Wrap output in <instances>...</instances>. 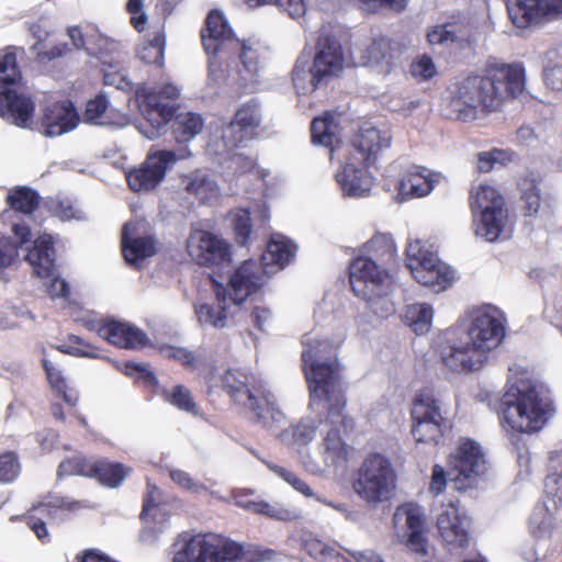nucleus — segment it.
I'll return each instance as SVG.
<instances>
[{"mask_svg": "<svg viewBox=\"0 0 562 562\" xmlns=\"http://www.w3.org/2000/svg\"><path fill=\"white\" fill-rule=\"evenodd\" d=\"M187 248L200 266L210 267L231 259V246L223 238L207 231L198 229L190 234Z\"/></svg>", "mask_w": 562, "mask_h": 562, "instance_id": "aec40b11", "label": "nucleus"}, {"mask_svg": "<svg viewBox=\"0 0 562 562\" xmlns=\"http://www.w3.org/2000/svg\"><path fill=\"white\" fill-rule=\"evenodd\" d=\"M136 228L132 222L124 224L121 234L122 255L127 263L139 268L142 262L157 252L156 241L151 236L132 237Z\"/></svg>", "mask_w": 562, "mask_h": 562, "instance_id": "cd10ccee", "label": "nucleus"}, {"mask_svg": "<svg viewBox=\"0 0 562 562\" xmlns=\"http://www.w3.org/2000/svg\"><path fill=\"white\" fill-rule=\"evenodd\" d=\"M435 186L434 173L422 166L409 167L397 183V193L402 201L428 195Z\"/></svg>", "mask_w": 562, "mask_h": 562, "instance_id": "c756f323", "label": "nucleus"}, {"mask_svg": "<svg viewBox=\"0 0 562 562\" xmlns=\"http://www.w3.org/2000/svg\"><path fill=\"white\" fill-rule=\"evenodd\" d=\"M436 66L428 55H423L411 65V74L420 80H428L436 75Z\"/></svg>", "mask_w": 562, "mask_h": 562, "instance_id": "69168bd1", "label": "nucleus"}, {"mask_svg": "<svg viewBox=\"0 0 562 562\" xmlns=\"http://www.w3.org/2000/svg\"><path fill=\"white\" fill-rule=\"evenodd\" d=\"M525 85L521 63L487 64L483 75H470L457 83L449 103L451 116L471 122L477 117L479 108L486 114L496 112L504 103L521 95Z\"/></svg>", "mask_w": 562, "mask_h": 562, "instance_id": "f257e3e1", "label": "nucleus"}, {"mask_svg": "<svg viewBox=\"0 0 562 562\" xmlns=\"http://www.w3.org/2000/svg\"><path fill=\"white\" fill-rule=\"evenodd\" d=\"M349 283L358 297L371 301L387 293L393 278L387 268L362 255L353 258L349 265Z\"/></svg>", "mask_w": 562, "mask_h": 562, "instance_id": "f8f14e48", "label": "nucleus"}, {"mask_svg": "<svg viewBox=\"0 0 562 562\" xmlns=\"http://www.w3.org/2000/svg\"><path fill=\"white\" fill-rule=\"evenodd\" d=\"M311 78L307 80V72L305 65L296 63L292 69V82L299 94H307L314 92L318 88H314L313 85V72L310 70Z\"/></svg>", "mask_w": 562, "mask_h": 562, "instance_id": "680f3d73", "label": "nucleus"}, {"mask_svg": "<svg viewBox=\"0 0 562 562\" xmlns=\"http://www.w3.org/2000/svg\"><path fill=\"white\" fill-rule=\"evenodd\" d=\"M179 89L166 83L159 89L139 88L136 99L139 109L149 124L143 133L150 139L160 135L161 130L172 121L171 130L177 143H187L203 128L204 120L198 113L182 112L176 115L175 102L179 98Z\"/></svg>", "mask_w": 562, "mask_h": 562, "instance_id": "20e7f679", "label": "nucleus"}, {"mask_svg": "<svg viewBox=\"0 0 562 562\" xmlns=\"http://www.w3.org/2000/svg\"><path fill=\"white\" fill-rule=\"evenodd\" d=\"M411 417L412 435L417 442L438 443L443 437L446 418L438 400L430 389H422L413 398Z\"/></svg>", "mask_w": 562, "mask_h": 562, "instance_id": "9b49d317", "label": "nucleus"}, {"mask_svg": "<svg viewBox=\"0 0 562 562\" xmlns=\"http://www.w3.org/2000/svg\"><path fill=\"white\" fill-rule=\"evenodd\" d=\"M57 350L61 353L80 358L98 359L102 357V349L100 347L74 334L68 335L66 342L57 346Z\"/></svg>", "mask_w": 562, "mask_h": 562, "instance_id": "8fccbe9b", "label": "nucleus"}, {"mask_svg": "<svg viewBox=\"0 0 562 562\" xmlns=\"http://www.w3.org/2000/svg\"><path fill=\"white\" fill-rule=\"evenodd\" d=\"M79 121L74 103L65 100L54 102L44 109L41 126L45 136L55 137L72 131Z\"/></svg>", "mask_w": 562, "mask_h": 562, "instance_id": "b1692460", "label": "nucleus"}, {"mask_svg": "<svg viewBox=\"0 0 562 562\" xmlns=\"http://www.w3.org/2000/svg\"><path fill=\"white\" fill-rule=\"evenodd\" d=\"M21 465L18 454L5 451L0 454V483H11L20 474Z\"/></svg>", "mask_w": 562, "mask_h": 562, "instance_id": "13d9d810", "label": "nucleus"}, {"mask_svg": "<svg viewBox=\"0 0 562 562\" xmlns=\"http://www.w3.org/2000/svg\"><path fill=\"white\" fill-rule=\"evenodd\" d=\"M164 400L176 408L198 415L199 407L190 389L183 384H177L171 390L162 391Z\"/></svg>", "mask_w": 562, "mask_h": 562, "instance_id": "49530a36", "label": "nucleus"}, {"mask_svg": "<svg viewBox=\"0 0 562 562\" xmlns=\"http://www.w3.org/2000/svg\"><path fill=\"white\" fill-rule=\"evenodd\" d=\"M389 146L390 139L382 137L376 127H360L351 138L347 158L356 160V164L372 165L379 153Z\"/></svg>", "mask_w": 562, "mask_h": 562, "instance_id": "393cba45", "label": "nucleus"}, {"mask_svg": "<svg viewBox=\"0 0 562 562\" xmlns=\"http://www.w3.org/2000/svg\"><path fill=\"white\" fill-rule=\"evenodd\" d=\"M364 11L369 13H378L387 10L394 13L403 12L408 0H358Z\"/></svg>", "mask_w": 562, "mask_h": 562, "instance_id": "052dcab7", "label": "nucleus"}, {"mask_svg": "<svg viewBox=\"0 0 562 562\" xmlns=\"http://www.w3.org/2000/svg\"><path fill=\"white\" fill-rule=\"evenodd\" d=\"M166 38L164 32H157L154 38L138 50V58L147 65L164 66Z\"/></svg>", "mask_w": 562, "mask_h": 562, "instance_id": "603ef678", "label": "nucleus"}, {"mask_svg": "<svg viewBox=\"0 0 562 562\" xmlns=\"http://www.w3.org/2000/svg\"><path fill=\"white\" fill-rule=\"evenodd\" d=\"M213 291L217 306L203 303L195 306V315L201 325H209L214 328H223L227 322V288L216 280L212 281Z\"/></svg>", "mask_w": 562, "mask_h": 562, "instance_id": "473e14b6", "label": "nucleus"}, {"mask_svg": "<svg viewBox=\"0 0 562 562\" xmlns=\"http://www.w3.org/2000/svg\"><path fill=\"white\" fill-rule=\"evenodd\" d=\"M303 345L306 348L302 352V369L310 393L327 403L326 420L334 426L325 437L324 446L335 462L346 461L348 447L339 431L351 430L353 420L344 414L347 401L340 383L339 364L336 359L327 362L319 361L321 351L331 347L327 340L304 339Z\"/></svg>", "mask_w": 562, "mask_h": 562, "instance_id": "f03ea898", "label": "nucleus"}, {"mask_svg": "<svg viewBox=\"0 0 562 562\" xmlns=\"http://www.w3.org/2000/svg\"><path fill=\"white\" fill-rule=\"evenodd\" d=\"M200 37L205 53L212 57L226 55L232 45H238V38L218 9H212L207 13Z\"/></svg>", "mask_w": 562, "mask_h": 562, "instance_id": "a211bd4d", "label": "nucleus"}, {"mask_svg": "<svg viewBox=\"0 0 562 562\" xmlns=\"http://www.w3.org/2000/svg\"><path fill=\"white\" fill-rule=\"evenodd\" d=\"M469 207L475 225V235L490 243L496 241L508 222L504 196L495 188L480 184L470 191Z\"/></svg>", "mask_w": 562, "mask_h": 562, "instance_id": "423d86ee", "label": "nucleus"}, {"mask_svg": "<svg viewBox=\"0 0 562 562\" xmlns=\"http://www.w3.org/2000/svg\"><path fill=\"white\" fill-rule=\"evenodd\" d=\"M267 467L278 476L283 479L286 483H289L295 491L300 492L304 496L310 497L313 495V491L308 486V484L302 479H300L295 473L286 470L283 467L270 462H267Z\"/></svg>", "mask_w": 562, "mask_h": 562, "instance_id": "bf43d9fd", "label": "nucleus"}, {"mask_svg": "<svg viewBox=\"0 0 562 562\" xmlns=\"http://www.w3.org/2000/svg\"><path fill=\"white\" fill-rule=\"evenodd\" d=\"M42 367L45 371V374L47 376L48 383L50 387L59 393L65 394L67 390V383L66 380L61 373L60 370H58L49 360L43 359L42 360Z\"/></svg>", "mask_w": 562, "mask_h": 562, "instance_id": "e2e57ef3", "label": "nucleus"}, {"mask_svg": "<svg viewBox=\"0 0 562 562\" xmlns=\"http://www.w3.org/2000/svg\"><path fill=\"white\" fill-rule=\"evenodd\" d=\"M396 472L381 453H370L362 462L353 481V490L367 503L389 501L396 487Z\"/></svg>", "mask_w": 562, "mask_h": 562, "instance_id": "0eeeda50", "label": "nucleus"}, {"mask_svg": "<svg viewBox=\"0 0 562 562\" xmlns=\"http://www.w3.org/2000/svg\"><path fill=\"white\" fill-rule=\"evenodd\" d=\"M227 57L238 56L245 69L249 74H256L259 69V43L238 40V45H232L231 50L227 52Z\"/></svg>", "mask_w": 562, "mask_h": 562, "instance_id": "de8ad7c7", "label": "nucleus"}, {"mask_svg": "<svg viewBox=\"0 0 562 562\" xmlns=\"http://www.w3.org/2000/svg\"><path fill=\"white\" fill-rule=\"evenodd\" d=\"M442 364L452 372L468 373L480 370L486 356L482 355L460 331L453 329L447 342L440 348Z\"/></svg>", "mask_w": 562, "mask_h": 562, "instance_id": "2eb2a0df", "label": "nucleus"}, {"mask_svg": "<svg viewBox=\"0 0 562 562\" xmlns=\"http://www.w3.org/2000/svg\"><path fill=\"white\" fill-rule=\"evenodd\" d=\"M228 217L234 232L235 241L239 246L249 244L252 233V221L248 209H234L229 212Z\"/></svg>", "mask_w": 562, "mask_h": 562, "instance_id": "09e8293b", "label": "nucleus"}, {"mask_svg": "<svg viewBox=\"0 0 562 562\" xmlns=\"http://www.w3.org/2000/svg\"><path fill=\"white\" fill-rule=\"evenodd\" d=\"M178 160L172 150H150L144 162L126 175L128 188L134 192L154 190L166 177L168 168Z\"/></svg>", "mask_w": 562, "mask_h": 562, "instance_id": "dca6fc26", "label": "nucleus"}, {"mask_svg": "<svg viewBox=\"0 0 562 562\" xmlns=\"http://www.w3.org/2000/svg\"><path fill=\"white\" fill-rule=\"evenodd\" d=\"M295 252L296 245L291 239L280 234H273L267 244L262 261L266 266L273 265L282 269L290 263Z\"/></svg>", "mask_w": 562, "mask_h": 562, "instance_id": "4c0bfd02", "label": "nucleus"}, {"mask_svg": "<svg viewBox=\"0 0 562 562\" xmlns=\"http://www.w3.org/2000/svg\"><path fill=\"white\" fill-rule=\"evenodd\" d=\"M167 357L179 362L186 370L191 372L202 371L207 368L203 373V380L210 390L214 386L213 380L216 368L213 364L209 366L204 356L187 348L170 346L167 348Z\"/></svg>", "mask_w": 562, "mask_h": 562, "instance_id": "c9c22d12", "label": "nucleus"}, {"mask_svg": "<svg viewBox=\"0 0 562 562\" xmlns=\"http://www.w3.org/2000/svg\"><path fill=\"white\" fill-rule=\"evenodd\" d=\"M508 18L517 29H528L562 16V0H506Z\"/></svg>", "mask_w": 562, "mask_h": 562, "instance_id": "f3484780", "label": "nucleus"}, {"mask_svg": "<svg viewBox=\"0 0 562 562\" xmlns=\"http://www.w3.org/2000/svg\"><path fill=\"white\" fill-rule=\"evenodd\" d=\"M448 484V472L440 464H435L431 469V477L429 482V492L434 496H438L446 491Z\"/></svg>", "mask_w": 562, "mask_h": 562, "instance_id": "338daca9", "label": "nucleus"}, {"mask_svg": "<svg viewBox=\"0 0 562 562\" xmlns=\"http://www.w3.org/2000/svg\"><path fill=\"white\" fill-rule=\"evenodd\" d=\"M25 525L35 533L42 543H48L50 536L47 525L55 519V509L46 504H38L30 508L21 518Z\"/></svg>", "mask_w": 562, "mask_h": 562, "instance_id": "a19ab883", "label": "nucleus"}, {"mask_svg": "<svg viewBox=\"0 0 562 562\" xmlns=\"http://www.w3.org/2000/svg\"><path fill=\"white\" fill-rule=\"evenodd\" d=\"M12 233L18 241L10 237L0 235V270L10 267L19 255V248L29 243L32 237L31 228L24 223H16L12 226Z\"/></svg>", "mask_w": 562, "mask_h": 562, "instance_id": "58836bf2", "label": "nucleus"}, {"mask_svg": "<svg viewBox=\"0 0 562 562\" xmlns=\"http://www.w3.org/2000/svg\"><path fill=\"white\" fill-rule=\"evenodd\" d=\"M406 267L419 284L435 292L446 291L454 281V271L418 239L406 247Z\"/></svg>", "mask_w": 562, "mask_h": 562, "instance_id": "1a4fd4ad", "label": "nucleus"}, {"mask_svg": "<svg viewBox=\"0 0 562 562\" xmlns=\"http://www.w3.org/2000/svg\"><path fill=\"white\" fill-rule=\"evenodd\" d=\"M554 413L549 391L528 380H518L507 386L497 411L506 432L535 434L540 431Z\"/></svg>", "mask_w": 562, "mask_h": 562, "instance_id": "7ed1b4c3", "label": "nucleus"}, {"mask_svg": "<svg viewBox=\"0 0 562 562\" xmlns=\"http://www.w3.org/2000/svg\"><path fill=\"white\" fill-rule=\"evenodd\" d=\"M108 105V99L102 93L98 94L94 99L89 100L83 112L85 122L91 123L99 120L105 113Z\"/></svg>", "mask_w": 562, "mask_h": 562, "instance_id": "0e129e2a", "label": "nucleus"}, {"mask_svg": "<svg viewBox=\"0 0 562 562\" xmlns=\"http://www.w3.org/2000/svg\"><path fill=\"white\" fill-rule=\"evenodd\" d=\"M553 471L546 476V492L552 497L562 499V453L551 458Z\"/></svg>", "mask_w": 562, "mask_h": 562, "instance_id": "4d7b16f0", "label": "nucleus"}, {"mask_svg": "<svg viewBox=\"0 0 562 562\" xmlns=\"http://www.w3.org/2000/svg\"><path fill=\"white\" fill-rule=\"evenodd\" d=\"M254 514L281 521H292L299 517L295 510L283 507L278 503L271 504L266 501H258Z\"/></svg>", "mask_w": 562, "mask_h": 562, "instance_id": "5fc2aeb1", "label": "nucleus"}, {"mask_svg": "<svg viewBox=\"0 0 562 562\" xmlns=\"http://www.w3.org/2000/svg\"><path fill=\"white\" fill-rule=\"evenodd\" d=\"M130 469L123 463L113 462L105 458L95 459L92 477L100 484L114 488L122 484Z\"/></svg>", "mask_w": 562, "mask_h": 562, "instance_id": "37998d69", "label": "nucleus"}, {"mask_svg": "<svg viewBox=\"0 0 562 562\" xmlns=\"http://www.w3.org/2000/svg\"><path fill=\"white\" fill-rule=\"evenodd\" d=\"M123 373L147 387L155 389L158 386L155 373L145 364L126 361L123 366Z\"/></svg>", "mask_w": 562, "mask_h": 562, "instance_id": "6e6d98bb", "label": "nucleus"}, {"mask_svg": "<svg viewBox=\"0 0 562 562\" xmlns=\"http://www.w3.org/2000/svg\"><path fill=\"white\" fill-rule=\"evenodd\" d=\"M5 202L14 212L31 215L38 209L41 196L30 187H15L8 193Z\"/></svg>", "mask_w": 562, "mask_h": 562, "instance_id": "c03bdc74", "label": "nucleus"}, {"mask_svg": "<svg viewBox=\"0 0 562 562\" xmlns=\"http://www.w3.org/2000/svg\"><path fill=\"white\" fill-rule=\"evenodd\" d=\"M260 122L259 105L251 100L237 109L229 123V127L239 134L238 137H236V142H243L256 135Z\"/></svg>", "mask_w": 562, "mask_h": 562, "instance_id": "e433bc0d", "label": "nucleus"}, {"mask_svg": "<svg viewBox=\"0 0 562 562\" xmlns=\"http://www.w3.org/2000/svg\"><path fill=\"white\" fill-rule=\"evenodd\" d=\"M221 386L233 402L244 406L260 391L251 373L235 368L221 375Z\"/></svg>", "mask_w": 562, "mask_h": 562, "instance_id": "c85d7f7f", "label": "nucleus"}, {"mask_svg": "<svg viewBox=\"0 0 562 562\" xmlns=\"http://www.w3.org/2000/svg\"><path fill=\"white\" fill-rule=\"evenodd\" d=\"M262 286L261 267L254 260H245L232 273L227 288V300L236 305L243 304Z\"/></svg>", "mask_w": 562, "mask_h": 562, "instance_id": "412c9836", "label": "nucleus"}, {"mask_svg": "<svg viewBox=\"0 0 562 562\" xmlns=\"http://www.w3.org/2000/svg\"><path fill=\"white\" fill-rule=\"evenodd\" d=\"M315 56L311 71L313 87L319 88L329 79L337 77L344 68V49L335 34L322 30L316 41Z\"/></svg>", "mask_w": 562, "mask_h": 562, "instance_id": "4468645a", "label": "nucleus"}, {"mask_svg": "<svg viewBox=\"0 0 562 562\" xmlns=\"http://www.w3.org/2000/svg\"><path fill=\"white\" fill-rule=\"evenodd\" d=\"M506 319L497 307L483 305L469 313V325L460 331L482 355L496 348L505 337Z\"/></svg>", "mask_w": 562, "mask_h": 562, "instance_id": "9d476101", "label": "nucleus"}, {"mask_svg": "<svg viewBox=\"0 0 562 562\" xmlns=\"http://www.w3.org/2000/svg\"><path fill=\"white\" fill-rule=\"evenodd\" d=\"M245 407L254 413L255 422L265 428L271 429L279 426L284 419L283 413L277 405L260 392L248 401Z\"/></svg>", "mask_w": 562, "mask_h": 562, "instance_id": "ea45409f", "label": "nucleus"}, {"mask_svg": "<svg viewBox=\"0 0 562 562\" xmlns=\"http://www.w3.org/2000/svg\"><path fill=\"white\" fill-rule=\"evenodd\" d=\"M22 80V74L18 66L16 55L13 47L4 49L0 54V89L2 87H14Z\"/></svg>", "mask_w": 562, "mask_h": 562, "instance_id": "3c124183", "label": "nucleus"}, {"mask_svg": "<svg viewBox=\"0 0 562 562\" xmlns=\"http://www.w3.org/2000/svg\"><path fill=\"white\" fill-rule=\"evenodd\" d=\"M403 52V44L387 35L378 34L358 45L355 57L359 65L389 76L400 65Z\"/></svg>", "mask_w": 562, "mask_h": 562, "instance_id": "ddd939ff", "label": "nucleus"}, {"mask_svg": "<svg viewBox=\"0 0 562 562\" xmlns=\"http://www.w3.org/2000/svg\"><path fill=\"white\" fill-rule=\"evenodd\" d=\"M98 335L121 349H140L148 342L146 334L136 326L115 319H106L98 328Z\"/></svg>", "mask_w": 562, "mask_h": 562, "instance_id": "a878e982", "label": "nucleus"}, {"mask_svg": "<svg viewBox=\"0 0 562 562\" xmlns=\"http://www.w3.org/2000/svg\"><path fill=\"white\" fill-rule=\"evenodd\" d=\"M519 209L524 216L533 217L541 210L551 209L550 196L542 193L540 182L533 178L525 177L519 182Z\"/></svg>", "mask_w": 562, "mask_h": 562, "instance_id": "72a5a7b5", "label": "nucleus"}, {"mask_svg": "<svg viewBox=\"0 0 562 562\" xmlns=\"http://www.w3.org/2000/svg\"><path fill=\"white\" fill-rule=\"evenodd\" d=\"M95 458H88L85 454L78 453L64 459L57 469L58 476H85L92 477Z\"/></svg>", "mask_w": 562, "mask_h": 562, "instance_id": "a18cd8bd", "label": "nucleus"}, {"mask_svg": "<svg viewBox=\"0 0 562 562\" xmlns=\"http://www.w3.org/2000/svg\"><path fill=\"white\" fill-rule=\"evenodd\" d=\"M449 474L454 488L464 492L476 486L487 471V460L482 446L467 437L459 439L447 459Z\"/></svg>", "mask_w": 562, "mask_h": 562, "instance_id": "6e6552de", "label": "nucleus"}, {"mask_svg": "<svg viewBox=\"0 0 562 562\" xmlns=\"http://www.w3.org/2000/svg\"><path fill=\"white\" fill-rule=\"evenodd\" d=\"M427 41L430 45H443L454 43L459 47L471 46L474 38V27L471 22L457 19L443 24L435 25L427 32Z\"/></svg>", "mask_w": 562, "mask_h": 562, "instance_id": "bb28decb", "label": "nucleus"}, {"mask_svg": "<svg viewBox=\"0 0 562 562\" xmlns=\"http://www.w3.org/2000/svg\"><path fill=\"white\" fill-rule=\"evenodd\" d=\"M432 314L431 306L424 303L408 306L405 317L416 334H424L429 330Z\"/></svg>", "mask_w": 562, "mask_h": 562, "instance_id": "864d4df0", "label": "nucleus"}, {"mask_svg": "<svg viewBox=\"0 0 562 562\" xmlns=\"http://www.w3.org/2000/svg\"><path fill=\"white\" fill-rule=\"evenodd\" d=\"M441 513L437 517V528L443 542L451 549H463L469 546V521L460 509L459 499L442 503Z\"/></svg>", "mask_w": 562, "mask_h": 562, "instance_id": "6ab92c4d", "label": "nucleus"}, {"mask_svg": "<svg viewBox=\"0 0 562 562\" xmlns=\"http://www.w3.org/2000/svg\"><path fill=\"white\" fill-rule=\"evenodd\" d=\"M35 103L31 97L19 93L13 87L0 89V116L21 128H26L33 121Z\"/></svg>", "mask_w": 562, "mask_h": 562, "instance_id": "4be33fe9", "label": "nucleus"}, {"mask_svg": "<svg viewBox=\"0 0 562 562\" xmlns=\"http://www.w3.org/2000/svg\"><path fill=\"white\" fill-rule=\"evenodd\" d=\"M175 547L172 562H263L271 554L246 555L240 544L213 533H180Z\"/></svg>", "mask_w": 562, "mask_h": 562, "instance_id": "39448f33", "label": "nucleus"}, {"mask_svg": "<svg viewBox=\"0 0 562 562\" xmlns=\"http://www.w3.org/2000/svg\"><path fill=\"white\" fill-rule=\"evenodd\" d=\"M405 517L407 549L426 562L429 557L428 540L425 535V517L420 508L413 504H406L397 508L395 518Z\"/></svg>", "mask_w": 562, "mask_h": 562, "instance_id": "5701e85b", "label": "nucleus"}, {"mask_svg": "<svg viewBox=\"0 0 562 562\" xmlns=\"http://www.w3.org/2000/svg\"><path fill=\"white\" fill-rule=\"evenodd\" d=\"M54 244V237L44 233L33 241L32 248L25 256L34 273L42 279L53 277L56 260Z\"/></svg>", "mask_w": 562, "mask_h": 562, "instance_id": "2f4dec72", "label": "nucleus"}, {"mask_svg": "<svg viewBox=\"0 0 562 562\" xmlns=\"http://www.w3.org/2000/svg\"><path fill=\"white\" fill-rule=\"evenodd\" d=\"M362 251L363 256L389 270L397 260L396 245L390 234L376 233L362 246Z\"/></svg>", "mask_w": 562, "mask_h": 562, "instance_id": "f704fd0d", "label": "nucleus"}, {"mask_svg": "<svg viewBox=\"0 0 562 562\" xmlns=\"http://www.w3.org/2000/svg\"><path fill=\"white\" fill-rule=\"evenodd\" d=\"M370 166L346 158L341 170L336 173V181L345 195L363 196L370 191L371 177L367 170Z\"/></svg>", "mask_w": 562, "mask_h": 562, "instance_id": "7c9ffc66", "label": "nucleus"}, {"mask_svg": "<svg viewBox=\"0 0 562 562\" xmlns=\"http://www.w3.org/2000/svg\"><path fill=\"white\" fill-rule=\"evenodd\" d=\"M338 123L335 117L326 112L322 116L313 119L311 123V139L315 145H322L330 149L333 154L335 150V144L339 143L337 136Z\"/></svg>", "mask_w": 562, "mask_h": 562, "instance_id": "79ce46f5", "label": "nucleus"}, {"mask_svg": "<svg viewBox=\"0 0 562 562\" xmlns=\"http://www.w3.org/2000/svg\"><path fill=\"white\" fill-rule=\"evenodd\" d=\"M543 82L553 91H562V64H549L543 69Z\"/></svg>", "mask_w": 562, "mask_h": 562, "instance_id": "774afa93", "label": "nucleus"}]
</instances>
